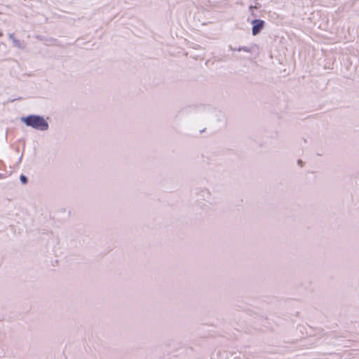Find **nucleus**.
<instances>
[{"label":"nucleus","mask_w":359,"mask_h":359,"mask_svg":"<svg viewBox=\"0 0 359 359\" xmlns=\"http://www.w3.org/2000/svg\"><path fill=\"white\" fill-rule=\"evenodd\" d=\"M231 49L232 50H237L238 51L243 50V51L247 52V53L252 52V49L250 48H248V47H241V48H238V49H236V48H231Z\"/></svg>","instance_id":"obj_3"},{"label":"nucleus","mask_w":359,"mask_h":359,"mask_svg":"<svg viewBox=\"0 0 359 359\" xmlns=\"http://www.w3.org/2000/svg\"><path fill=\"white\" fill-rule=\"evenodd\" d=\"M255 8H256L257 7H256V6H255ZM253 8H254V7H253L252 6H250V10H252V9H253Z\"/></svg>","instance_id":"obj_5"},{"label":"nucleus","mask_w":359,"mask_h":359,"mask_svg":"<svg viewBox=\"0 0 359 359\" xmlns=\"http://www.w3.org/2000/svg\"><path fill=\"white\" fill-rule=\"evenodd\" d=\"M21 121L27 126H30L33 128L42 131L47 130L49 127L48 123L44 119V118L37 115H29L26 117H22Z\"/></svg>","instance_id":"obj_1"},{"label":"nucleus","mask_w":359,"mask_h":359,"mask_svg":"<svg viewBox=\"0 0 359 359\" xmlns=\"http://www.w3.org/2000/svg\"><path fill=\"white\" fill-rule=\"evenodd\" d=\"M20 180L21 182L24 184H27V178L25 175H20Z\"/></svg>","instance_id":"obj_4"},{"label":"nucleus","mask_w":359,"mask_h":359,"mask_svg":"<svg viewBox=\"0 0 359 359\" xmlns=\"http://www.w3.org/2000/svg\"><path fill=\"white\" fill-rule=\"evenodd\" d=\"M252 34L254 36L258 34L264 28V22L262 20H254L252 21Z\"/></svg>","instance_id":"obj_2"}]
</instances>
